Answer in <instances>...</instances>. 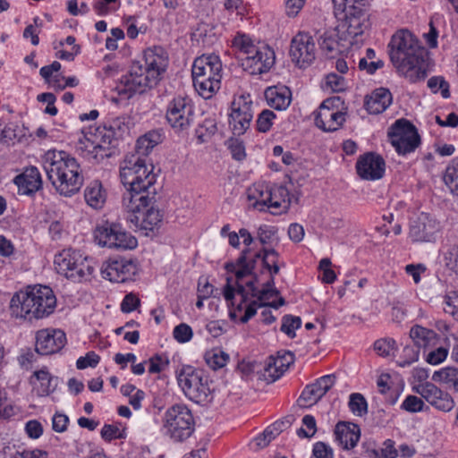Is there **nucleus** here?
Wrapping results in <instances>:
<instances>
[{
  "label": "nucleus",
  "mask_w": 458,
  "mask_h": 458,
  "mask_svg": "<svg viewBox=\"0 0 458 458\" xmlns=\"http://www.w3.org/2000/svg\"><path fill=\"white\" fill-rule=\"evenodd\" d=\"M390 59L398 72L411 83L423 81L428 74V50L406 30L396 32L389 43Z\"/></svg>",
  "instance_id": "1"
},
{
  "label": "nucleus",
  "mask_w": 458,
  "mask_h": 458,
  "mask_svg": "<svg viewBox=\"0 0 458 458\" xmlns=\"http://www.w3.org/2000/svg\"><path fill=\"white\" fill-rule=\"evenodd\" d=\"M168 66V55L161 47H154L144 51L142 61H134L129 74L122 79L123 88L120 95L131 98L134 94H142L157 85Z\"/></svg>",
  "instance_id": "2"
},
{
  "label": "nucleus",
  "mask_w": 458,
  "mask_h": 458,
  "mask_svg": "<svg viewBox=\"0 0 458 458\" xmlns=\"http://www.w3.org/2000/svg\"><path fill=\"white\" fill-rule=\"evenodd\" d=\"M44 169L55 190L64 196H72L83 184L80 165L64 151L48 150L44 157Z\"/></svg>",
  "instance_id": "3"
},
{
  "label": "nucleus",
  "mask_w": 458,
  "mask_h": 458,
  "mask_svg": "<svg viewBox=\"0 0 458 458\" xmlns=\"http://www.w3.org/2000/svg\"><path fill=\"white\" fill-rule=\"evenodd\" d=\"M55 306L56 297L47 285L29 286L25 292L14 293L10 301L12 315L29 320L49 316Z\"/></svg>",
  "instance_id": "4"
},
{
  "label": "nucleus",
  "mask_w": 458,
  "mask_h": 458,
  "mask_svg": "<svg viewBox=\"0 0 458 458\" xmlns=\"http://www.w3.org/2000/svg\"><path fill=\"white\" fill-rule=\"evenodd\" d=\"M155 197H139L131 193L123 195V208L126 211V220L136 228L153 232L162 223L163 215L158 208L153 207Z\"/></svg>",
  "instance_id": "5"
},
{
  "label": "nucleus",
  "mask_w": 458,
  "mask_h": 458,
  "mask_svg": "<svg viewBox=\"0 0 458 458\" xmlns=\"http://www.w3.org/2000/svg\"><path fill=\"white\" fill-rule=\"evenodd\" d=\"M153 165L148 168L146 160L139 155L127 156L120 167V177L123 184L127 187L125 193L139 197L149 196V188L156 182V175L152 172Z\"/></svg>",
  "instance_id": "6"
},
{
  "label": "nucleus",
  "mask_w": 458,
  "mask_h": 458,
  "mask_svg": "<svg viewBox=\"0 0 458 458\" xmlns=\"http://www.w3.org/2000/svg\"><path fill=\"white\" fill-rule=\"evenodd\" d=\"M222 63L216 55H201L195 59L191 76L198 93L209 99L221 87Z\"/></svg>",
  "instance_id": "7"
},
{
  "label": "nucleus",
  "mask_w": 458,
  "mask_h": 458,
  "mask_svg": "<svg viewBox=\"0 0 458 458\" xmlns=\"http://www.w3.org/2000/svg\"><path fill=\"white\" fill-rule=\"evenodd\" d=\"M84 136L77 143V150L89 158L100 162L115 153L114 142L116 140L112 130L106 127L89 128V131H82Z\"/></svg>",
  "instance_id": "8"
},
{
  "label": "nucleus",
  "mask_w": 458,
  "mask_h": 458,
  "mask_svg": "<svg viewBox=\"0 0 458 458\" xmlns=\"http://www.w3.org/2000/svg\"><path fill=\"white\" fill-rule=\"evenodd\" d=\"M57 272L73 282L89 280L95 267L87 257L75 250H64L55 257Z\"/></svg>",
  "instance_id": "9"
},
{
  "label": "nucleus",
  "mask_w": 458,
  "mask_h": 458,
  "mask_svg": "<svg viewBox=\"0 0 458 458\" xmlns=\"http://www.w3.org/2000/svg\"><path fill=\"white\" fill-rule=\"evenodd\" d=\"M195 421L191 411L184 404L169 407L164 417L165 434L175 442H182L194 432Z\"/></svg>",
  "instance_id": "10"
},
{
  "label": "nucleus",
  "mask_w": 458,
  "mask_h": 458,
  "mask_svg": "<svg viewBox=\"0 0 458 458\" xmlns=\"http://www.w3.org/2000/svg\"><path fill=\"white\" fill-rule=\"evenodd\" d=\"M94 239L98 245L114 250H132L137 247V239L125 232L121 225L105 222L96 227Z\"/></svg>",
  "instance_id": "11"
},
{
  "label": "nucleus",
  "mask_w": 458,
  "mask_h": 458,
  "mask_svg": "<svg viewBox=\"0 0 458 458\" xmlns=\"http://www.w3.org/2000/svg\"><path fill=\"white\" fill-rule=\"evenodd\" d=\"M389 141L400 155L413 152L420 144L417 128L408 120H396L388 129Z\"/></svg>",
  "instance_id": "12"
},
{
  "label": "nucleus",
  "mask_w": 458,
  "mask_h": 458,
  "mask_svg": "<svg viewBox=\"0 0 458 458\" xmlns=\"http://www.w3.org/2000/svg\"><path fill=\"white\" fill-rule=\"evenodd\" d=\"M193 114L191 99L186 96L179 95L169 102L165 118L175 131H182L191 125Z\"/></svg>",
  "instance_id": "13"
},
{
  "label": "nucleus",
  "mask_w": 458,
  "mask_h": 458,
  "mask_svg": "<svg viewBox=\"0 0 458 458\" xmlns=\"http://www.w3.org/2000/svg\"><path fill=\"white\" fill-rule=\"evenodd\" d=\"M290 55L300 68L310 65L316 58V46L313 38L306 32L296 34L290 46Z\"/></svg>",
  "instance_id": "14"
},
{
  "label": "nucleus",
  "mask_w": 458,
  "mask_h": 458,
  "mask_svg": "<svg viewBox=\"0 0 458 458\" xmlns=\"http://www.w3.org/2000/svg\"><path fill=\"white\" fill-rule=\"evenodd\" d=\"M253 118L252 102L243 96L232 103L229 124L233 135L241 136L250 128Z\"/></svg>",
  "instance_id": "15"
},
{
  "label": "nucleus",
  "mask_w": 458,
  "mask_h": 458,
  "mask_svg": "<svg viewBox=\"0 0 458 458\" xmlns=\"http://www.w3.org/2000/svg\"><path fill=\"white\" fill-rule=\"evenodd\" d=\"M412 391L439 411H449L454 406L452 396L433 383H419L412 386Z\"/></svg>",
  "instance_id": "16"
},
{
  "label": "nucleus",
  "mask_w": 458,
  "mask_h": 458,
  "mask_svg": "<svg viewBox=\"0 0 458 458\" xmlns=\"http://www.w3.org/2000/svg\"><path fill=\"white\" fill-rule=\"evenodd\" d=\"M243 70L250 74L267 72L275 64V52L267 46L257 47L250 55L240 57Z\"/></svg>",
  "instance_id": "17"
},
{
  "label": "nucleus",
  "mask_w": 458,
  "mask_h": 458,
  "mask_svg": "<svg viewBox=\"0 0 458 458\" xmlns=\"http://www.w3.org/2000/svg\"><path fill=\"white\" fill-rule=\"evenodd\" d=\"M66 344L65 333L61 329H41L36 334L35 351L40 355H50L62 350Z\"/></svg>",
  "instance_id": "18"
},
{
  "label": "nucleus",
  "mask_w": 458,
  "mask_h": 458,
  "mask_svg": "<svg viewBox=\"0 0 458 458\" xmlns=\"http://www.w3.org/2000/svg\"><path fill=\"white\" fill-rule=\"evenodd\" d=\"M355 167L362 180L376 181L384 176L386 162L380 155L368 152L359 157Z\"/></svg>",
  "instance_id": "19"
},
{
  "label": "nucleus",
  "mask_w": 458,
  "mask_h": 458,
  "mask_svg": "<svg viewBox=\"0 0 458 458\" xmlns=\"http://www.w3.org/2000/svg\"><path fill=\"white\" fill-rule=\"evenodd\" d=\"M363 1L360 0L359 7L348 10V13H344L345 23L340 28L343 34L350 38V45H352L353 39L362 35L369 26Z\"/></svg>",
  "instance_id": "20"
},
{
  "label": "nucleus",
  "mask_w": 458,
  "mask_h": 458,
  "mask_svg": "<svg viewBox=\"0 0 458 458\" xmlns=\"http://www.w3.org/2000/svg\"><path fill=\"white\" fill-rule=\"evenodd\" d=\"M252 276L254 277L253 280L247 282L245 286L240 284V281L236 280V288L231 284L232 277L226 278V284L223 291L224 297L228 303L233 306L234 295L237 293L241 297V301L236 306V310L238 311L242 310L243 304L249 301V294H250L252 298L259 299L260 290L255 286L256 282H258V276L256 274H253Z\"/></svg>",
  "instance_id": "21"
},
{
  "label": "nucleus",
  "mask_w": 458,
  "mask_h": 458,
  "mask_svg": "<svg viewBox=\"0 0 458 458\" xmlns=\"http://www.w3.org/2000/svg\"><path fill=\"white\" fill-rule=\"evenodd\" d=\"M322 53L328 58H335L346 51L350 46L347 38L341 31L340 27L325 31L318 39Z\"/></svg>",
  "instance_id": "22"
},
{
  "label": "nucleus",
  "mask_w": 458,
  "mask_h": 458,
  "mask_svg": "<svg viewBox=\"0 0 458 458\" xmlns=\"http://www.w3.org/2000/svg\"><path fill=\"white\" fill-rule=\"evenodd\" d=\"M135 273V264L125 259H110L101 267L102 276L115 283H124L131 279Z\"/></svg>",
  "instance_id": "23"
},
{
  "label": "nucleus",
  "mask_w": 458,
  "mask_h": 458,
  "mask_svg": "<svg viewBox=\"0 0 458 458\" xmlns=\"http://www.w3.org/2000/svg\"><path fill=\"white\" fill-rule=\"evenodd\" d=\"M335 383V376L329 374L319 377L315 383L306 386L298 399L299 405L310 407L317 403L332 388Z\"/></svg>",
  "instance_id": "24"
},
{
  "label": "nucleus",
  "mask_w": 458,
  "mask_h": 458,
  "mask_svg": "<svg viewBox=\"0 0 458 458\" xmlns=\"http://www.w3.org/2000/svg\"><path fill=\"white\" fill-rule=\"evenodd\" d=\"M438 223L428 213H420L411 222L410 237L414 242H429L435 240Z\"/></svg>",
  "instance_id": "25"
},
{
  "label": "nucleus",
  "mask_w": 458,
  "mask_h": 458,
  "mask_svg": "<svg viewBox=\"0 0 458 458\" xmlns=\"http://www.w3.org/2000/svg\"><path fill=\"white\" fill-rule=\"evenodd\" d=\"M333 104L332 99H326L319 106V110L315 116L316 125L324 131H335L344 123V114L340 111H335L330 108Z\"/></svg>",
  "instance_id": "26"
},
{
  "label": "nucleus",
  "mask_w": 458,
  "mask_h": 458,
  "mask_svg": "<svg viewBox=\"0 0 458 458\" xmlns=\"http://www.w3.org/2000/svg\"><path fill=\"white\" fill-rule=\"evenodd\" d=\"M13 182L17 185L19 193L32 195L42 188V179L36 166H29L14 177Z\"/></svg>",
  "instance_id": "27"
},
{
  "label": "nucleus",
  "mask_w": 458,
  "mask_h": 458,
  "mask_svg": "<svg viewBox=\"0 0 458 458\" xmlns=\"http://www.w3.org/2000/svg\"><path fill=\"white\" fill-rule=\"evenodd\" d=\"M392 100L393 98L389 89L386 88L376 89L365 97L364 107L369 114H381L391 105Z\"/></svg>",
  "instance_id": "28"
},
{
  "label": "nucleus",
  "mask_w": 458,
  "mask_h": 458,
  "mask_svg": "<svg viewBox=\"0 0 458 458\" xmlns=\"http://www.w3.org/2000/svg\"><path fill=\"white\" fill-rule=\"evenodd\" d=\"M336 440L344 449L353 448L360 437V429L357 424L340 421L335 428Z\"/></svg>",
  "instance_id": "29"
},
{
  "label": "nucleus",
  "mask_w": 458,
  "mask_h": 458,
  "mask_svg": "<svg viewBox=\"0 0 458 458\" xmlns=\"http://www.w3.org/2000/svg\"><path fill=\"white\" fill-rule=\"evenodd\" d=\"M250 250L245 249L241 252V255L235 262H227L225 264V268L229 273H233L237 281H241L247 276L253 275V270L256 267L257 260L253 258H249L248 254Z\"/></svg>",
  "instance_id": "30"
},
{
  "label": "nucleus",
  "mask_w": 458,
  "mask_h": 458,
  "mask_svg": "<svg viewBox=\"0 0 458 458\" xmlns=\"http://www.w3.org/2000/svg\"><path fill=\"white\" fill-rule=\"evenodd\" d=\"M203 375L202 370L196 369L191 366H183L177 372L178 384L187 397H189V391L196 388L199 382L202 380Z\"/></svg>",
  "instance_id": "31"
},
{
  "label": "nucleus",
  "mask_w": 458,
  "mask_h": 458,
  "mask_svg": "<svg viewBox=\"0 0 458 458\" xmlns=\"http://www.w3.org/2000/svg\"><path fill=\"white\" fill-rule=\"evenodd\" d=\"M270 192L271 202H269L268 208L274 209L271 213L278 215L286 212L292 202L288 189L283 185L275 186L270 187Z\"/></svg>",
  "instance_id": "32"
},
{
  "label": "nucleus",
  "mask_w": 458,
  "mask_h": 458,
  "mask_svg": "<svg viewBox=\"0 0 458 458\" xmlns=\"http://www.w3.org/2000/svg\"><path fill=\"white\" fill-rule=\"evenodd\" d=\"M84 198L88 205L95 209L101 208L106 200V192L101 182L93 181L85 189Z\"/></svg>",
  "instance_id": "33"
},
{
  "label": "nucleus",
  "mask_w": 458,
  "mask_h": 458,
  "mask_svg": "<svg viewBox=\"0 0 458 458\" xmlns=\"http://www.w3.org/2000/svg\"><path fill=\"white\" fill-rule=\"evenodd\" d=\"M266 98L268 104L275 109L283 110L291 103V92L289 89H269L266 91Z\"/></svg>",
  "instance_id": "34"
},
{
  "label": "nucleus",
  "mask_w": 458,
  "mask_h": 458,
  "mask_svg": "<svg viewBox=\"0 0 458 458\" xmlns=\"http://www.w3.org/2000/svg\"><path fill=\"white\" fill-rule=\"evenodd\" d=\"M34 377L40 382L37 388L39 396H47L53 393L58 385V377L50 375L48 370L42 369L34 372Z\"/></svg>",
  "instance_id": "35"
},
{
  "label": "nucleus",
  "mask_w": 458,
  "mask_h": 458,
  "mask_svg": "<svg viewBox=\"0 0 458 458\" xmlns=\"http://www.w3.org/2000/svg\"><path fill=\"white\" fill-rule=\"evenodd\" d=\"M248 198L250 200H255L253 203L255 208L260 211L264 210V208H268V204L271 202L270 186L267 184L254 185L252 189H250Z\"/></svg>",
  "instance_id": "36"
},
{
  "label": "nucleus",
  "mask_w": 458,
  "mask_h": 458,
  "mask_svg": "<svg viewBox=\"0 0 458 458\" xmlns=\"http://www.w3.org/2000/svg\"><path fill=\"white\" fill-rule=\"evenodd\" d=\"M162 141V133L158 131H151L140 137L136 148L139 156L148 155V152Z\"/></svg>",
  "instance_id": "37"
},
{
  "label": "nucleus",
  "mask_w": 458,
  "mask_h": 458,
  "mask_svg": "<svg viewBox=\"0 0 458 458\" xmlns=\"http://www.w3.org/2000/svg\"><path fill=\"white\" fill-rule=\"evenodd\" d=\"M188 398L197 403H206L212 400L208 379L205 375L202 376V380L199 382L197 387L189 391Z\"/></svg>",
  "instance_id": "38"
},
{
  "label": "nucleus",
  "mask_w": 458,
  "mask_h": 458,
  "mask_svg": "<svg viewBox=\"0 0 458 458\" xmlns=\"http://www.w3.org/2000/svg\"><path fill=\"white\" fill-rule=\"evenodd\" d=\"M436 333L426 327L415 325L411 328L410 337L418 348L428 346L436 338Z\"/></svg>",
  "instance_id": "39"
},
{
  "label": "nucleus",
  "mask_w": 458,
  "mask_h": 458,
  "mask_svg": "<svg viewBox=\"0 0 458 458\" xmlns=\"http://www.w3.org/2000/svg\"><path fill=\"white\" fill-rule=\"evenodd\" d=\"M434 380H438L447 386L448 388L458 392V369L446 367L433 375Z\"/></svg>",
  "instance_id": "40"
},
{
  "label": "nucleus",
  "mask_w": 458,
  "mask_h": 458,
  "mask_svg": "<svg viewBox=\"0 0 458 458\" xmlns=\"http://www.w3.org/2000/svg\"><path fill=\"white\" fill-rule=\"evenodd\" d=\"M444 181L450 191L458 196V157L453 159L446 167Z\"/></svg>",
  "instance_id": "41"
},
{
  "label": "nucleus",
  "mask_w": 458,
  "mask_h": 458,
  "mask_svg": "<svg viewBox=\"0 0 458 458\" xmlns=\"http://www.w3.org/2000/svg\"><path fill=\"white\" fill-rule=\"evenodd\" d=\"M229 360V355L222 350L216 349L206 352L205 360L214 370L225 367Z\"/></svg>",
  "instance_id": "42"
},
{
  "label": "nucleus",
  "mask_w": 458,
  "mask_h": 458,
  "mask_svg": "<svg viewBox=\"0 0 458 458\" xmlns=\"http://www.w3.org/2000/svg\"><path fill=\"white\" fill-rule=\"evenodd\" d=\"M348 406L356 416L361 417L368 412V403L360 393H353L350 395Z\"/></svg>",
  "instance_id": "43"
},
{
  "label": "nucleus",
  "mask_w": 458,
  "mask_h": 458,
  "mask_svg": "<svg viewBox=\"0 0 458 458\" xmlns=\"http://www.w3.org/2000/svg\"><path fill=\"white\" fill-rule=\"evenodd\" d=\"M233 47L239 50L238 57H242V55H250V54L253 53V51L258 47L252 44L250 38L245 35H238L234 38L233 41Z\"/></svg>",
  "instance_id": "44"
},
{
  "label": "nucleus",
  "mask_w": 458,
  "mask_h": 458,
  "mask_svg": "<svg viewBox=\"0 0 458 458\" xmlns=\"http://www.w3.org/2000/svg\"><path fill=\"white\" fill-rule=\"evenodd\" d=\"M301 326L300 317L285 315L282 319L281 331L286 334L290 338L295 337V329Z\"/></svg>",
  "instance_id": "45"
},
{
  "label": "nucleus",
  "mask_w": 458,
  "mask_h": 458,
  "mask_svg": "<svg viewBox=\"0 0 458 458\" xmlns=\"http://www.w3.org/2000/svg\"><path fill=\"white\" fill-rule=\"evenodd\" d=\"M276 118V114L268 109L263 110L259 115L256 121L257 130L259 132H267L268 131L272 125L273 122Z\"/></svg>",
  "instance_id": "46"
},
{
  "label": "nucleus",
  "mask_w": 458,
  "mask_h": 458,
  "mask_svg": "<svg viewBox=\"0 0 458 458\" xmlns=\"http://www.w3.org/2000/svg\"><path fill=\"white\" fill-rule=\"evenodd\" d=\"M428 87L433 93L441 89V95L444 98H450L449 83L442 76H433L428 81Z\"/></svg>",
  "instance_id": "47"
},
{
  "label": "nucleus",
  "mask_w": 458,
  "mask_h": 458,
  "mask_svg": "<svg viewBox=\"0 0 458 458\" xmlns=\"http://www.w3.org/2000/svg\"><path fill=\"white\" fill-rule=\"evenodd\" d=\"M444 310L458 320V292L452 291L445 296Z\"/></svg>",
  "instance_id": "48"
},
{
  "label": "nucleus",
  "mask_w": 458,
  "mask_h": 458,
  "mask_svg": "<svg viewBox=\"0 0 458 458\" xmlns=\"http://www.w3.org/2000/svg\"><path fill=\"white\" fill-rule=\"evenodd\" d=\"M302 424L306 427L307 429L301 428L297 431V435L300 437H311L317 432V424L314 416L312 415H305L302 418Z\"/></svg>",
  "instance_id": "49"
},
{
  "label": "nucleus",
  "mask_w": 458,
  "mask_h": 458,
  "mask_svg": "<svg viewBox=\"0 0 458 458\" xmlns=\"http://www.w3.org/2000/svg\"><path fill=\"white\" fill-rule=\"evenodd\" d=\"M216 129V124L213 120H205L196 131L199 140L200 142L207 141L208 138L215 134Z\"/></svg>",
  "instance_id": "50"
},
{
  "label": "nucleus",
  "mask_w": 458,
  "mask_h": 458,
  "mask_svg": "<svg viewBox=\"0 0 458 458\" xmlns=\"http://www.w3.org/2000/svg\"><path fill=\"white\" fill-rule=\"evenodd\" d=\"M395 347V341L391 338H384L377 340L374 344V349L378 355L387 357L391 354Z\"/></svg>",
  "instance_id": "51"
},
{
  "label": "nucleus",
  "mask_w": 458,
  "mask_h": 458,
  "mask_svg": "<svg viewBox=\"0 0 458 458\" xmlns=\"http://www.w3.org/2000/svg\"><path fill=\"white\" fill-rule=\"evenodd\" d=\"M173 335L177 342L184 344L192 338L193 332L189 325L181 323L174 327Z\"/></svg>",
  "instance_id": "52"
},
{
  "label": "nucleus",
  "mask_w": 458,
  "mask_h": 458,
  "mask_svg": "<svg viewBox=\"0 0 458 458\" xmlns=\"http://www.w3.org/2000/svg\"><path fill=\"white\" fill-rule=\"evenodd\" d=\"M425 406L421 398L416 395H408L402 403V409L409 412H418L423 411Z\"/></svg>",
  "instance_id": "53"
},
{
  "label": "nucleus",
  "mask_w": 458,
  "mask_h": 458,
  "mask_svg": "<svg viewBox=\"0 0 458 458\" xmlns=\"http://www.w3.org/2000/svg\"><path fill=\"white\" fill-rule=\"evenodd\" d=\"M445 265L456 274H458V245L450 247L444 253Z\"/></svg>",
  "instance_id": "54"
},
{
  "label": "nucleus",
  "mask_w": 458,
  "mask_h": 458,
  "mask_svg": "<svg viewBox=\"0 0 458 458\" xmlns=\"http://www.w3.org/2000/svg\"><path fill=\"white\" fill-rule=\"evenodd\" d=\"M100 360L99 355L95 352H89L84 357H80L76 361L78 369H84L88 367L95 368Z\"/></svg>",
  "instance_id": "55"
},
{
  "label": "nucleus",
  "mask_w": 458,
  "mask_h": 458,
  "mask_svg": "<svg viewBox=\"0 0 458 458\" xmlns=\"http://www.w3.org/2000/svg\"><path fill=\"white\" fill-rule=\"evenodd\" d=\"M403 359L397 361V365L402 368L410 366L411 363L416 361L419 358L420 351H419L418 347L413 348V347L406 346L403 348Z\"/></svg>",
  "instance_id": "56"
},
{
  "label": "nucleus",
  "mask_w": 458,
  "mask_h": 458,
  "mask_svg": "<svg viewBox=\"0 0 458 458\" xmlns=\"http://www.w3.org/2000/svg\"><path fill=\"white\" fill-rule=\"evenodd\" d=\"M260 303L264 302L259 301V299H255L252 301L249 300V301L243 304L245 313L240 319L242 324L247 323L251 318H253L256 315L258 308L261 307L259 306Z\"/></svg>",
  "instance_id": "57"
},
{
  "label": "nucleus",
  "mask_w": 458,
  "mask_h": 458,
  "mask_svg": "<svg viewBox=\"0 0 458 458\" xmlns=\"http://www.w3.org/2000/svg\"><path fill=\"white\" fill-rule=\"evenodd\" d=\"M278 435L279 433L275 431L274 427L271 425L264 430L262 435L255 438L256 445L260 448H264Z\"/></svg>",
  "instance_id": "58"
},
{
  "label": "nucleus",
  "mask_w": 458,
  "mask_h": 458,
  "mask_svg": "<svg viewBox=\"0 0 458 458\" xmlns=\"http://www.w3.org/2000/svg\"><path fill=\"white\" fill-rule=\"evenodd\" d=\"M140 299L133 293H128L124 296L121 303V310L124 313H130L140 306Z\"/></svg>",
  "instance_id": "59"
},
{
  "label": "nucleus",
  "mask_w": 458,
  "mask_h": 458,
  "mask_svg": "<svg viewBox=\"0 0 458 458\" xmlns=\"http://www.w3.org/2000/svg\"><path fill=\"white\" fill-rule=\"evenodd\" d=\"M313 456L316 458H333L332 448L324 442H318L314 445L312 450Z\"/></svg>",
  "instance_id": "60"
},
{
  "label": "nucleus",
  "mask_w": 458,
  "mask_h": 458,
  "mask_svg": "<svg viewBox=\"0 0 458 458\" xmlns=\"http://www.w3.org/2000/svg\"><path fill=\"white\" fill-rule=\"evenodd\" d=\"M448 351L445 347H438L430 352L427 356V361L430 364L437 365L445 360Z\"/></svg>",
  "instance_id": "61"
},
{
  "label": "nucleus",
  "mask_w": 458,
  "mask_h": 458,
  "mask_svg": "<svg viewBox=\"0 0 458 458\" xmlns=\"http://www.w3.org/2000/svg\"><path fill=\"white\" fill-rule=\"evenodd\" d=\"M169 364L168 360H163L161 356L156 355L149 359L148 372L151 374L159 373L164 370Z\"/></svg>",
  "instance_id": "62"
},
{
  "label": "nucleus",
  "mask_w": 458,
  "mask_h": 458,
  "mask_svg": "<svg viewBox=\"0 0 458 458\" xmlns=\"http://www.w3.org/2000/svg\"><path fill=\"white\" fill-rule=\"evenodd\" d=\"M276 233V230L268 225H262L258 230V239L262 245L268 244Z\"/></svg>",
  "instance_id": "63"
},
{
  "label": "nucleus",
  "mask_w": 458,
  "mask_h": 458,
  "mask_svg": "<svg viewBox=\"0 0 458 458\" xmlns=\"http://www.w3.org/2000/svg\"><path fill=\"white\" fill-rule=\"evenodd\" d=\"M47 454L46 452L40 450H23L21 452L17 451L13 458H47Z\"/></svg>",
  "instance_id": "64"
}]
</instances>
